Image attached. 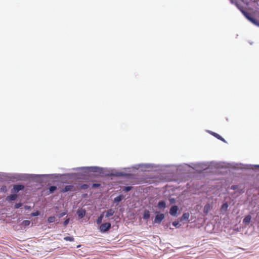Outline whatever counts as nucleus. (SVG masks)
I'll list each match as a JSON object with an SVG mask.
<instances>
[{
  "label": "nucleus",
  "mask_w": 259,
  "mask_h": 259,
  "mask_svg": "<svg viewBox=\"0 0 259 259\" xmlns=\"http://www.w3.org/2000/svg\"><path fill=\"white\" fill-rule=\"evenodd\" d=\"M244 16L254 25L259 26V21L255 19L252 14L244 11Z\"/></svg>",
  "instance_id": "f257e3e1"
},
{
  "label": "nucleus",
  "mask_w": 259,
  "mask_h": 259,
  "mask_svg": "<svg viewBox=\"0 0 259 259\" xmlns=\"http://www.w3.org/2000/svg\"><path fill=\"white\" fill-rule=\"evenodd\" d=\"M111 228V224L110 223H105L101 225L99 230L102 232H105L108 231Z\"/></svg>",
  "instance_id": "f03ea898"
},
{
  "label": "nucleus",
  "mask_w": 259,
  "mask_h": 259,
  "mask_svg": "<svg viewBox=\"0 0 259 259\" xmlns=\"http://www.w3.org/2000/svg\"><path fill=\"white\" fill-rule=\"evenodd\" d=\"M24 186L22 185H14L13 188L12 190V193H17L19 191L22 190L24 189Z\"/></svg>",
  "instance_id": "7ed1b4c3"
},
{
  "label": "nucleus",
  "mask_w": 259,
  "mask_h": 259,
  "mask_svg": "<svg viewBox=\"0 0 259 259\" xmlns=\"http://www.w3.org/2000/svg\"><path fill=\"white\" fill-rule=\"evenodd\" d=\"M164 218V215L163 213L158 214L156 215L155 219H154V223H160L161 221L163 220Z\"/></svg>",
  "instance_id": "20e7f679"
},
{
  "label": "nucleus",
  "mask_w": 259,
  "mask_h": 259,
  "mask_svg": "<svg viewBox=\"0 0 259 259\" xmlns=\"http://www.w3.org/2000/svg\"><path fill=\"white\" fill-rule=\"evenodd\" d=\"M178 210V208L177 206H172L170 209L169 213L172 216H175L177 214Z\"/></svg>",
  "instance_id": "39448f33"
},
{
  "label": "nucleus",
  "mask_w": 259,
  "mask_h": 259,
  "mask_svg": "<svg viewBox=\"0 0 259 259\" xmlns=\"http://www.w3.org/2000/svg\"><path fill=\"white\" fill-rule=\"evenodd\" d=\"M86 211L85 210L80 208L78 209L77 210V214L78 215L79 218H82L85 215Z\"/></svg>",
  "instance_id": "423d86ee"
},
{
  "label": "nucleus",
  "mask_w": 259,
  "mask_h": 259,
  "mask_svg": "<svg viewBox=\"0 0 259 259\" xmlns=\"http://www.w3.org/2000/svg\"><path fill=\"white\" fill-rule=\"evenodd\" d=\"M105 212V217L106 218H109L110 217H111L112 216L115 211L113 209H108L107 211H104Z\"/></svg>",
  "instance_id": "0eeeda50"
},
{
  "label": "nucleus",
  "mask_w": 259,
  "mask_h": 259,
  "mask_svg": "<svg viewBox=\"0 0 259 259\" xmlns=\"http://www.w3.org/2000/svg\"><path fill=\"white\" fill-rule=\"evenodd\" d=\"M211 208V206L209 203H207L204 207L203 212L207 214Z\"/></svg>",
  "instance_id": "6e6552de"
},
{
  "label": "nucleus",
  "mask_w": 259,
  "mask_h": 259,
  "mask_svg": "<svg viewBox=\"0 0 259 259\" xmlns=\"http://www.w3.org/2000/svg\"><path fill=\"white\" fill-rule=\"evenodd\" d=\"M150 213H149V210H145L144 211L143 218L144 220H148L150 218Z\"/></svg>",
  "instance_id": "1a4fd4ad"
},
{
  "label": "nucleus",
  "mask_w": 259,
  "mask_h": 259,
  "mask_svg": "<svg viewBox=\"0 0 259 259\" xmlns=\"http://www.w3.org/2000/svg\"><path fill=\"white\" fill-rule=\"evenodd\" d=\"M105 213V212H103L100 216L98 218L97 220V224L98 225H100L102 223L103 218L104 217V214Z\"/></svg>",
  "instance_id": "9d476101"
},
{
  "label": "nucleus",
  "mask_w": 259,
  "mask_h": 259,
  "mask_svg": "<svg viewBox=\"0 0 259 259\" xmlns=\"http://www.w3.org/2000/svg\"><path fill=\"white\" fill-rule=\"evenodd\" d=\"M157 206L159 208H164L166 206V204L165 201H160L158 203Z\"/></svg>",
  "instance_id": "9b49d317"
},
{
  "label": "nucleus",
  "mask_w": 259,
  "mask_h": 259,
  "mask_svg": "<svg viewBox=\"0 0 259 259\" xmlns=\"http://www.w3.org/2000/svg\"><path fill=\"white\" fill-rule=\"evenodd\" d=\"M17 195L16 194H12L8 196L7 199L9 201L15 200L17 198Z\"/></svg>",
  "instance_id": "f8f14e48"
},
{
  "label": "nucleus",
  "mask_w": 259,
  "mask_h": 259,
  "mask_svg": "<svg viewBox=\"0 0 259 259\" xmlns=\"http://www.w3.org/2000/svg\"><path fill=\"white\" fill-rule=\"evenodd\" d=\"M73 188V186L72 185H67L63 189L62 191L63 192H66L69 191H71Z\"/></svg>",
  "instance_id": "ddd939ff"
},
{
  "label": "nucleus",
  "mask_w": 259,
  "mask_h": 259,
  "mask_svg": "<svg viewBox=\"0 0 259 259\" xmlns=\"http://www.w3.org/2000/svg\"><path fill=\"white\" fill-rule=\"evenodd\" d=\"M211 135H212L213 136H214L215 138H217V139L223 141V142H225V140L224 138H223L220 135H219L217 133H214V132H212L211 133Z\"/></svg>",
  "instance_id": "4468645a"
},
{
  "label": "nucleus",
  "mask_w": 259,
  "mask_h": 259,
  "mask_svg": "<svg viewBox=\"0 0 259 259\" xmlns=\"http://www.w3.org/2000/svg\"><path fill=\"white\" fill-rule=\"evenodd\" d=\"M123 198V195H120L115 197L114 199V202L118 203L122 200Z\"/></svg>",
  "instance_id": "2eb2a0df"
},
{
  "label": "nucleus",
  "mask_w": 259,
  "mask_h": 259,
  "mask_svg": "<svg viewBox=\"0 0 259 259\" xmlns=\"http://www.w3.org/2000/svg\"><path fill=\"white\" fill-rule=\"evenodd\" d=\"M228 207V205L227 203H224L221 206V210L226 211Z\"/></svg>",
  "instance_id": "dca6fc26"
},
{
  "label": "nucleus",
  "mask_w": 259,
  "mask_h": 259,
  "mask_svg": "<svg viewBox=\"0 0 259 259\" xmlns=\"http://www.w3.org/2000/svg\"><path fill=\"white\" fill-rule=\"evenodd\" d=\"M55 220H56V218L54 216L50 217L48 219V221L50 223L54 222L55 221Z\"/></svg>",
  "instance_id": "f3484780"
},
{
  "label": "nucleus",
  "mask_w": 259,
  "mask_h": 259,
  "mask_svg": "<svg viewBox=\"0 0 259 259\" xmlns=\"http://www.w3.org/2000/svg\"><path fill=\"white\" fill-rule=\"evenodd\" d=\"M64 239L67 241H74V239L73 237L66 236L64 238Z\"/></svg>",
  "instance_id": "a211bd4d"
},
{
  "label": "nucleus",
  "mask_w": 259,
  "mask_h": 259,
  "mask_svg": "<svg viewBox=\"0 0 259 259\" xmlns=\"http://www.w3.org/2000/svg\"><path fill=\"white\" fill-rule=\"evenodd\" d=\"M57 189V187L55 186H52L49 188L50 193L54 192Z\"/></svg>",
  "instance_id": "6ab92c4d"
},
{
  "label": "nucleus",
  "mask_w": 259,
  "mask_h": 259,
  "mask_svg": "<svg viewBox=\"0 0 259 259\" xmlns=\"http://www.w3.org/2000/svg\"><path fill=\"white\" fill-rule=\"evenodd\" d=\"M250 220H251V217L249 215H247L244 218V222L249 223L250 222Z\"/></svg>",
  "instance_id": "aec40b11"
},
{
  "label": "nucleus",
  "mask_w": 259,
  "mask_h": 259,
  "mask_svg": "<svg viewBox=\"0 0 259 259\" xmlns=\"http://www.w3.org/2000/svg\"><path fill=\"white\" fill-rule=\"evenodd\" d=\"M236 6L239 9V10L243 13V6L239 5L237 2L235 3Z\"/></svg>",
  "instance_id": "412c9836"
},
{
  "label": "nucleus",
  "mask_w": 259,
  "mask_h": 259,
  "mask_svg": "<svg viewBox=\"0 0 259 259\" xmlns=\"http://www.w3.org/2000/svg\"><path fill=\"white\" fill-rule=\"evenodd\" d=\"M90 169H91V171H92L97 172L99 168L98 167L94 166V167H90Z\"/></svg>",
  "instance_id": "4be33fe9"
},
{
  "label": "nucleus",
  "mask_w": 259,
  "mask_h": 259,
  "mask_svg": "<svg viewBox=\"0 0 259 259\" xmlns=\"http://www.w3.org/2000/svg\"><path fill=\"white\" fill-rule=\"evenodd\" d=\"M30 223V222L28 220H25L22 222V224L24 226H28L29 225Z\"/></svg>",
  "instance_id": "5701e85b"
},
{
  "label": "nucleus",
  "mask_w": 259,
  "mask_h": 259,
  "mask_svg": "<svg viewBox=\"0 0 259 259\" xmlns=\"http://www.w3.org/2000/svg\"><path fill=\"white\" fill-rule=\"evenodd\" d=\"M189 217V214L188 213H185L183 214L182 218L184 219H188Z\"/></svg>",
  "instance_id": "b1692460"
},
{
  "label": "nucleus",
  "mask_w": 259,
  "mask_h": 259,
  "mask_svg": "<svg viewBox=\"0 0 259 259\" xmlns=\"http://www.w3.org/2000/svg\"><path fill=\"white\" fill-rule=\"evenodd\" d=\"M39 214H40L39 212L37 211L36 212L31 213V215L33 216V217H35V216H38V215H39Z\"/></svg>",
  "instance_id": "393cba45"
},
{
  "label": "nucleus",
  "mask_w": 259,
  "mask_h": 259,
  "mask_svg": "<svg viewBox=\"0 0 259 259\" xmlns=\"http://www.w3.org/2000/svg\"><path fill=\"white\" fill-rule=\"evenodd\" d=\"M100 186V184L94 183L92 185L93 188H98V187H99Z\"/></svg>",
  "instance_id": "a878e982"
},
{
  "label": "nucleus",
  "mask_w": 259,
  "mask_h": 259,
  "mask_svg": "<svg viewBox=\"0 0 259 259\" xmlns=\"http://www.w3.org/2000/svg\"><path fill=\"white\" fill-rule=\"evenodd\" d=\"M69 222V219H66V220H65V221L63 223V224L65 226H66V225H68V223Z\"/></svg>",
  "instance_id": "bb28decb"
},
{
  "label": "nucleus",
  "mask_w": 259,
  "mask_h": 259,
  "mask_svg": "<svg viewBox=\"0 0 259 259\" xmlns=\"http://www.w3.org/2000/svg\"><path fill=\"white\" fill-rule=\"evenodd\" d=\"M21 203H16L15 205V208H19V207H21Z\"/></svg>",
  "instance_id": "cd10ccee"
},
{
  "label": "nucleus",
  "mask_w": 259,
  "mask_h": 259,
  "mask_svg": "<svg viewBox=\"0 0 259 259\" xmlns=\"http://www.w3.org/2000/svg\"><path fill=\"white\" fill-rule=\"evenodd\" d=\"M179 225V223L178 222L175 221L172 223V225L175 227H177Z\"/></svg>",
  "instance_id": "c85d7f7f"
},
{
  "label": "nucleus",
  "mask_w": 259,
  "mask_h": 259,
  "mask_svg": "<svg viewBox=\"0 0 259 259\" xmlns=\"http://www.w3.org/2000/svg\"><path fill=\"white\" fill-rule=\"evenodd\" d=\"M238 188V186L237 185H233L231 186V189L233 190H236Z\"/></svg>",
  "instance_id": "c756f323"
},
{
  "label": "nucleus",
  "mask_w": 259,
  "mask_h": 259,
  "mask_svg": "<svg viewBox=\"0 0 259 259\" xmlns=\"http://www.w3.org/2000/svg\"><path fill=\"white\" fill-rule=\"evenodd\" d=\"M131 189V187H125L124 188V190H125V191H130Z\"/></svg>",
  "instance_id": "7c9ffc66"
},
{
  "label": "nucleus",
  "mask_w": 259,
  "mask_h": 259,
  "mask_svg": "<svg viewBox=\"0 0 259 259\" xmlns=\"http://www.w3.org/2000/svg\"><path fill=\"white\" fill-rule=\"evenodd\" d=\"M66 214V212H62L59 214V217H62Z\"/></svg>",
  "instance_id": "2f4dec72"
},
{
  "label": "nucleus",
  "mask_w": 259,
  "mask_h": 259,
  "mask_svg": "<svg viewBox=\"0 0 259 259\" xmlns=\"http://www.w3.org/2000/svg\"><path fill=\"white\" fill-rule=\"evenodd\" d=\"M25 208L26 209H30V206H29L26 205V206H25Z\"/></svg>",
  "instance_id": "473e14b6"
},
{
  "label": "nucleus",
  "mask_w": 259,
  "mask_h": 259,
  "mask_svg": "<svg viewBox=\"0 0 259 259\" xmlns=\"http://www.w3.org/2000/svg\"><path fill=\"white\" fill-rule=\"evenodd\" d=\"M83 187H84V188H86L87 187V186L84 185L83 186Z\"/></svg>",
  "instance_id": "72a5a7b5"
},
{
  "label": "nucleus",
  "mask_w": 259,
  "mask_h": 259,
  "mask_svg": "<svg viewBox=\"0 0 259 259\" xmlns=\"http://www.w3.org/2000/svg\"><path fill=\"white\" fill-rule=\"evenodd\" d=\"M241 1H243V0H241Z\"/></svg>",
  "instance_id": "f704fd0d"
}]
</instances>
